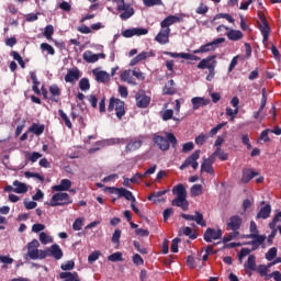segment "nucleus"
Listing matches in <instances>:
<instances>
[{
	"mask_svg": "<svg viewBox=\"0 0 281 281\" xmlns=\"http://www.w3.org/2000/svg\"><path fill=\"white\" fill-rule=\"evenodd\" d=\"M254 177H258V172L252 171L251 169H244L241 176V183H249Z\"/></svg>",
	"mask_w": 281,
	"mask_h": 281,
	"instance_id": "obj_25",
	"label": "nucleus"
},
{
	"mask_svg": "<svg viewBox=\"0 0 281 281\" xmlns=\"http://www.w3.org/2000/svg\"><path fill=\"white\" fill-rule=\"evenodd\" d=\"M146 34H148V29L144 27H133L122 32V36H124V38H133V36H146Z\"/></svg>",
	"mask_w": 281,
	"mask_h": 281,
	"instance_id": "obj_12",
	"label": "nucleus"
},
{
	"mask_svg": "<svg viewBox=\"0 0 281 281\" xmlns=\"http://www.w3.org/2000/svg\"><path fill=\"white\" fill-rule=\"evenodd\" d=\"M30 133H34V135H43L45 133V125L44 124H38V123H33L32 126L29 128Z\"/></svg>",
	"mask_w": 281,
	"mask_h": 281,
	"instance_id": "obj_31",
	"label": "nucleus"
},
{
	"mask_svg": "<svg viewBox=\"0 0 281 281\" xmlns=\"http://www.w3.org/2000/svg\"><path fill=\"white\" fill-rule=\"evenodd\" d=\"M53 35H54V25L52 24L46 25L44 30V36L49 41V38H52Z\"/></svg>",
	"mask_w": 281,
	"mask_h": 281,
	"instance_id": "obj_57",
	"label": "nucleus"
},
{
	"mask_svg": "<svg viewBox=\"0 0 281 281\" xmlns=\"http://www.w3.org/2000/svg\"><path fill=\"white\" fill-rule=\"evenodd\" d=\"M218 19H226V21H228V23H234V18L229 13H218V14H216L213 18V20L211 21V23H214V21H216Z\"/></svg>",
	"mask_w": 281,
	"mask_h": 281,
	"instance_id": "obj_42",
	"label": "nucleus"
},
{
	"mask_svg": "<svg viewBox=\"0 0 281 281\" xmlns=\"http://www.w3.org/2000/svg\"><path fill=\"white\" fill-rule=\"evenodd\" d=\"M246 238H254L255 243H257V245H262L265 243V240H267V237L266 236H262V235H258L257 234H249L246 236Z\"/></svg>",
	"mask_w": 281,
	"mask_h": 281,
	"instance_id": "obj_41",
	"label": "nucleus"
},
{
	"mask_svg": "<svg viewBox=\"0 0 281 281\" xmlns=\"http://www.w3.org/2000/svg\"><path fill=\"white\" fill-rule=\"evenodd\" d=\"M222 237H223V231L221 228L218 229L207 228L203 235L205 243H212V240H218Z\"/></svg>",
	"mask_w": 281,
	"mask_h": 281,
	"instance_id": "obj_11",
	"label": "nucleus"
},
{
	"mask_svg": "<svg viewBox=\"0 0 281 281\" xmlns=\"http://www.w3.org/2000/svg\"><path fill=\"white\" fill-rule=\"evenodd\" d=\"M241 225H243V218L238 215L232 216L229 218V222L227 223V227L233 232H238Z\"/></svg>",
	"mask_w": 281,
	"mask_h": 281,
	"instance_id": "obj_18",
	"label": "nucleus"
},
{
	"mask_svg": "<svg viewBox=\"0 0 281 281\" xmlns=\"http://www.w3.org/2000/svg\"><path fill=\"white\" fill-rule=\"evenodd\" d=\"M277 256H278V248L272 247L266 254V259L269 260V262H271V260H276Z\"/></svg>",
	"mask_w": 281,
	"mask_h": 281,
	"instance_id": "obj_45",
	"label": "nucleus"
},
{
	"mask_svg": "<svg viewBox=\"0 0 281 281\" xmlns=\"http://www.w3.org/2000/svg\"><path fill=\"white\" fill-rule=\"evenodd\" d=\"M162 93L164 95H175V93H177V88H175V80L171 79L169 80L164 89H162Z\"/></svg>",
	"mask_w": 281,
	"mask_h": 281,
	"instance_id": "obj_24",
	"label": "nucleus"
},
{
	"mask_svg": "<svg viewBox=\"0 0 281 281\" xmlns=\"http://www.w3.org/2000/svg\"><path fill=\"white\" fill-rule=\"evenodd\" d=\"M79 89L80 91H89V89H91V83L89 82V78H81L79 80Z\"/></svg>",
	"mask_w": 281,
	"mask_h": 281,
	"instance_id": "obj_39",
	"label": "nucleus"
},
{
	"mask_svg": "<svg viewBox=\"0 0 281 281\" xmlns=\"http://www.w3.org/2000/svg\"><path fill=\"white\" fill-rule=\"evenodd\" d=\"M270 278H273L274 281H281V272L276 270L271 273H269V276H267V278H265V280H269Z\"/></svg>",
	"mask_w": 281,
	"mask_h": 281,
	"instance_id": "obj_62",
	"label": "nucleus"
},
{
	"mask_svg": "<svg viewBox=\"0 0 281 281\" xmlns=\"http://www.w3.org/2000/svg\"><path fill=\"white\" fill-rule=\"evenodd\" d=\"M38 254H40L38 249H27L26 256H29L31 260H38Z\"/></svg>",
	"mask_w": 281,
	"mask_h": 281,
	"instance_id": "obj_61",
	"label": "nucleus"
},
{
	"mask_svg": "<svg viewBox=\"0 0 281 281\" xmlns=\"http://www.w3.org/2000/svg\"><path fill=\"white\" fill-rule=\"evenodd\" d=\"M136 106L138 109H147L150 105V97L146 95V92L139 91L135 94Z\"/></svg>",
	"mask_w": 281,
	"mask_h": 281,
	"instance_id": "obj_13",
	"label": "nucleus"
},
{
	"mask_svg": "<svg viewBox=\"0 0 281 281\" xmlns=\"http://www.w3.org/2000/svg\"><path fill=\"white\" fill-rule=\"evenodd\" d=\"M247 276H251V271H256V256L249 255L244 265Z\"/></svg>",
	"mask_w": 281,
	"mask_h": 281,
	"instance_id": "obj_21",
	"label": "nucleus"
},
{
	"mask_svg": "<svg viewBox=\"0 0 281 281\" xmlns=\"http://www.w3.org/2000/svg\"><path fill=\"white\" fill-rule=\"evenodd\" d=\"M172 194H175L176 198L171 201V205L173 207H181L183 212H188L190 202H188V191L186 187L181 183L175 186L172 188Z\"/></svg>",
	"mask_w": 281,
	"mask_h": 281,
	"instance_id": "obj_1",
	"label": "nucleus"
},
{
	"mask_svg": "<svg viewBox=\"0 0 281 281\" xmlns=\"http://www.w3.org/2000/svg\"><path fill=\"white\" fill-rule=\"evenodd\" d=\"M182 232H183L184 236H189V238H191V240H196V234L192 233L191 227L186 226L182 228Z\"/></svg>",
	"mask_w": 281,
	"mask_h": 281,
	"instance_id": "obj_55",
	"label": "nucleus"
},
{
	"mask_svg": "<svg viewBox=\"0 0 281 281\" xmlns=\"http://www.w3.org/2000/svg\"><path fill=\"white\" fill-rule=\"evenodd\" d=\"M121 236H122V231L120 228H116L112 235V243H114V245H120Z\"/></svg>",
	"mask_w": 281,
	"mask_h": 281,
	"instance_id": "obj_56",
	"label": "nucleus"
},
{
	"mask_svg": "<svg viewBox=\"0 0 281 281\" xmlns=\"http://www.w3.org/2000/svg\"><path fill=\"white\" fill-rule=\"evenodd\" d=\"M258 16L261 21V24L259 23V30L263 36L262 43L263 45H267V42L269 41V34H271V26H269V22L267 21L265 13L259 12Z\"/></svg>",
	"mask_w": 281,
	"mask_h": 281,
	"instance_id": "obj_7",
	"label": "nucleus"
},
{
	"mask_svg": "<svg viewBox=\"0 0 281 281\" xmlns=\"http://www.w3.org/2000/svg\"><path fill=\"white\" fill-rule=\"evenodd\" d=\"M100 256H102V252H100L99 250H94L88 256V262H90V265H93V262H95L100 258Z\"/></svg>",
	"mask_w": 281,
	"mask_h": 281,
	"instance_id": "obj_51",
	"label": "nucleus"
},
{
	"mask_svg": "<svg viewBox=\"0 0 281 281\" xmlns=\"http://www.w3.org/2000/svg\"><path fill=\"white\" fill-rule=\"evenodd\" d=\"M48 91L50 93L49 102H60V95L63 93V90L60 89V87H58V85L54 83L49 86Z\"/></svg>",
	"mask_w": 281,
	"mask_h": 281,
	"instance_id": "obj_16",
	"label": "nucleus"
},
{
	"mask_svg": "<svg viewBox=\"0 0 281 281\" xmlns=\"http://www.w3.org/2000/svg\"><path fill=\"white\" fill-rule=\"evenodd\" d=\"M201 172H206L207 175H214V167L212 162L203 160L201 165Z\"/></svg>",
	"mask_w": 281,
	"mask_h": 281,
	"instance_id": "obj_35",
	"label": "nucleus"
},
{
	"mask_svg": "<svg viewBox=\"0 0 281 281\" xmlns=\"http://www.w3.org/2000/svg\"><path fill=\"white\" fill-rule=\"evenodd\" d=\"M109 262H124V257H122V252L117 251L108 257Z\"/></svg>",
	"mask_w": 281,
	"mask_h": 281,
	"instance_id": "obj_37",
	"label": "nucleus"
},
{
	"mask_svg": "<svg viewBox=\"0 0 281 281\" xmlns=\"http://www.w3.org/2000/svg\"><path fill=\"white\" fill-rule=\"evenodd\" d=\"M153 57H155V52L153 50L150 52L143 50L136 56V58L138 59V63H142V60H146V58H153Z\"/></svg>",
	"mask_w": 281,
	"mask_h": 281,
	"instance_id": "obj_38",
	"label": "nucleus"
},
{
	"mask_svg": "<svg viewBox=\"0 0 281 281\" xmlns=\"http://www.w3.org/2000/svg\"><path fill=\"white\" fill-rule=\"evenodd\" d=\"M40 47L42 52H47V54H49L50 56H54V54H56L54 46L49 45L48 43H42Z\"/></svg>",
	"mask_w": 281,
	"mask_h": 281,
	"instance_id": "obj_46",
	"label": "nucleus"
},
{
	"mask_svg": "<svg viewBox=\"0 0 281 281\" xmlns=\"http://www.w3.org/2000/svg\"><path fill=\"white\" fill-rule=\"evenodd\" d=\"M182 19L177 15H168L160 22V27L162 30H170V25H175V23H181Z\"/></svg>",
	"mask_w": 281,
	"mask_h": 281,
	"instance_id": "obj_17",
	"label": "nucleus"
},
{
	"mask_svg": "<svg viewBox=\"0 0 281 281\" xmlns=\"http://www.w3.org/2000/svg\"><path fill=\"white\" fill-rule=\"evenodd\" d=\"M125 103L121 99H115V97L110 98L109 105H108V111L109 113H112V111H115L116 117L119 120H122L123 116L126 115V110H125Z\"/></svg>",
	"mask_w": 281,
	"mask_h": 281,
	"instance_id": "obj_5",
	"label": "nucleus"
},
{
	"mask_svg": "<svg viewBox=\"0 0 281 281\" xmlns=\"http://www.w3.org/2000/svg\"><path fill=\"white\" fill-rule=\"evenodd\" d=\"M269 267L270 266H265V265H260L257 268V273H259V276H261V278H267V276H269Z\"/></svg>",
	"mask_w": 281,
	"mask_h": 281,
	"instance_id": "obj_48",
	"label": "nucleus"
},
{
	"mask_svg": "<svg viewBox=\"0 0 281 281\" xmlns=\"http://www.w3.org/2000/svg\"><path fill=\"white\" fill-rule=\"evenodd\" d=\"M15 194H25L27 192V184L19 180L13 181Z\"/></svg>",
	"mask_w": 281,
	"mask_h": 281,
	"instance_id": "obj_28",
	"label": "nucleus"
},
{
	"mask_svg": "<svg viewBox=\"0 0 281 281\" xmlns=\"http://www.w3.org/2000/svg\"><path fill=\"white\" fill-rule=\"evenodd\" d=\"M40 241L42 245H48V243H52V237H49L47 233L42 232L40 233Z\"/></svg>",
	"mask_w": 281,
	"mask_h": 281,
	"instance_id": "obj_54",
	"label": "nucleus"
},
{
	"mask_svg": "<svg viewBox=\"0 0 281 281\" xmlns=\"http://www.w3.org/2000/svg\"><path fill=\"white\" fill-rule=\"evenodd\" d=\"M75 267H76V262H74V260H69L66 263H61L60 269L63 271H72Z\"/></svg>",
	"mask_w": 281,
	"mask_h": 281,
	"instance_id": "obj_52",
	"label": "nucleus"
},
{
	"mask_svg": "<svg viewBox=\"0 0 281 281\" xmlns=\"http://www.w3.org/2000/svg\"><path fill=\"white\" fill-rule=\"evenodd\" d=\"M70 203H74V200L68 195V193L57 192L53 194L50 201L47 202V205H49V207H58L63 205H70Z\"/></svg>",
	"mask_w": 281,
	"mask_h": 281,
	"instance_id": "obj_4",
	"label": "nucleus"
},
{
	"mask_svg": "<svg viewBox=\"0 0 281 281\" xmlns=\"http://www.w3.org/2000/svg\"><path fill=\"white\" fill-rule=\"evenodd\" d=\"M191 104L193 106V111H199L201 106H207V104H210V100L201 97H195L191 99Z\"/></svg>",
	"mask_w": 281,
	"mask_h": 281,
	"instance_id": "obj_20",
	"label": "nucleus"
},
{
	"mask_svg": "<svg viewBox=\"0 0 281 281\" xmlns=\"http://www.w3.org/2000/svg\"><path fill=\"white\" fill-rule=\"evenodd\" d=\"M224 126H227V122H222V123L217 124L215 127H213L210 131L211 137H214V135H216L218 133V131H221V128H223Z\"/></svg>",
	"mask_w": 281,
	"mask_h": 281,
	"instance_id": "obj_58",
	"label": "nucleus"
},
{
	"mask_svg": "<svg viewBox=\"0 0 281 281\" xmlns=\"http://www.w3.org/2000/svg\"><path fill=\"white\" fill-rule=\"evenodd\" d=\"M58 115L65 122V125L67 126V128H72L74 127V125L71 124V120H69V116H67V113H65V111L58 110Z\"/></svg>",
	"mask_w": 281,
	"mask_h": 281,
	"instance_id": "obj_40",
	"label": "nucleus"
},
{
	"mask_svg": "<svg viewBox=\"0 0 281 281\" xmlns=\"http://www.w3.org/2000/svg\"><path fill=\"white\" fill-rule=\"evenodd\" d=\"M270 131H271V130L266 128V130H263V131L261 132V134H260V136H259V139H260L261 142H265V144L271 142V138H269V133H271Z\"/></svg>",
	"mask_w": 281,
	"mask_h": 281,
	"instance_id": "obj_53",
	"label": "nucleus"
},
{
	"mask_svg": "<svg viewBox=\"0 0 281 281\" xmlns=\"http://www.w3.org/2000/svg\"><path fill=\"white\" fill-rule=\"evenodd\" d=\"M121 80L128 85H135V78H133V70H125L121 74Z\"/></svg>",
	"mask_w": 281,
	"mask_h": 281,
	"instance_id": "obj_30",
	"label": "nucleus"
},
{
	"mask_svg": "<svg viewBox=\"0 0 281 281\" xmlns=\"http://www.w3.org/2000/svg\"><path fill=\"white\" fill-rule=\"evenodd\" d=\"M80 78H82V72L80 69L78 67H72L67 70L64 80L70 85H76Z\"/></svg>",
	"mask_w": 281,
	"mask_h": 281,
	"instance_id": "obj_9",
	"label": "nucleus"
},
{
	"mask_svg": "<svg viewBox=\"0 0 281 281\" xmlns=\"http://www.w3.org/2000/svg\"><path fill=\"white\" fill-rule=\"evenodd\" d=\"M71 188V180L69 179H63L60 181V184L54 186L53 190L54 192H67Z\"/></svg>",
	"mask_w": 281,
	"mask_h": 281,
	"instance_id": "obj_23",
	"label": "nucleus"
},
{
	"mask_svg": "<svg viewBox=\"0 0 281 281\" xmlns=\"http://www.w3.org/2000/svg\"><path fill=\"white\" fill-rule=\"evenodd\" d=\"M41 157H43V154L38 153V151H26L25 153V159L26 161H32V164H36V161H38V159H41Z\"/></svg>",
	"mask_w": 281,
	"mask_h": 281,
	"instance_id": "obj_33",
	"label": "nucleus"
},
{
	"mask_svg": "<svg viewBox=\"0 0 281 281\" xmlns=\"http://www.w3.org/2000/svg\"><path fill=\"white\" fill-rule=\"evenodd\" d=\"M271 216V204H266L260 211L257 213V218L267 220Z\"/></svg>",
	"mask_w": 281,
	"mask_h": 281,
	"instance_id": "obj_29",
	"label": "nucleus"
},
{
	"mask_svg": "<svg viewBox=\"0 0 281 281\" xmlns=\"http://www.w3.org/2000/svg\"><path fill=\"white\" fill-rule=\"evenodd\" d=\"M249 254H251V249H249V248H241L239 254H238L239 262L243 263V258H245V256H249Z\"/></svg>",
	"mask_w": 281,
	"mask_h": 281,
	"instance_id": "obj_60",
	"label": "nucleus"
},
{
	"mask_svg": "<svg viewBox=\"0 0 281 281\" xmlns=\"http://www.w3.org/2000/svg\"><path fill=\"white\" fill-rule=\"evenodd\" d=\"M201 157V149H196L193 154L186 158L184 162L180 166V170H186V168H193L196 170L199 168V159Z\"/></svg>",
	"mask_w": 281,
	"mask_h": 281,
	"instance_id": "obj_6",
	"label": "nucleus"
},
{
	"mask_svg": "<svg viewBox=\"0 0 281 281\" xmlns=\"http://www.w3.org/2000/svg\"><path fill=\"white\" fill-rule=\"evenodd\" d=\"M210 8L205 3H200V5L195 9L196 14H207Z\"/></svg>",
	"mask_w": 281,
	"mask_h": 281,
	"instance_id": "obj_59",
	"label": "nucleus"
},
{
	"mask_svg": "<svg viewBox=\"0 0 281 281\" xmlns=\"http://www.w3.org/2000/svg\"><path fill=\"white\" fill-rule=\"evenodd\" d=\"M165 135L166 136L164 137L159 134H154L153 136L154 145L157 146V148H159V150H162L164 153H166L167 150H170V144L172 148H177V145H178L177 136H175V134L170 132H167Z\"/></svg>",
	"mask_w": 281,
	"mask_h": 281,
	"instance_id": "obj_2",
	"label": "nucleus"
},
{
	"mask_svg": "<svg viewBox=\"0 0 281 281\" xmlns=\"http://www.w3.org/2000/svg\"><path fill=\"white\" fill-rule=\"evenodd\" d=\"M172 115H175V111L166 110L165 112H162L161 117L164 122H168V120H172Z\"/></svg>",
	"mask_w": 281,
	"mask_h": 281,
	"instance_id": "obj_63",
	"label": "nucleus"
},
{
	"mask_svg": "<svg viewBox=\"0 0 281 281\" xmlns=\"http://www.w3.org/2000/svg\"><path fill=\"white\" fill-rule=\"evenodd\" d=\"M228 41H240L243 40V32L239 30H231L226 33Z\"/></svg>",
	"mask_w": 281,
	"mask_h": 281,
	"instance_id": "obj_32",
	"label": "nucleus"
},
{
	"mask_svg": "<svg viewBox=\"0 0 281 281\" xmlns=\"http://www.w3.org/2000/svg\"><path fill=\"white\" fill-rule=\"evenodd\" d=\"M59 278L65 281H80L78 272H60Z\"/></svg>",
	"mask_w": 281,
	"mask_h": 281,
	"instance_id": "obj_26",
	"label": "nucleus"
},
{
	"mask_svg": "<svg viewBox=\"0 0 281 281\" xmlns=\"http://www.w3.org/2000/svg\"><path fill=\"white\" fill-rule=\"evenodd\" d=\"M144 5L146 8H154V5H164V1L161 0H143Z\"/></svg>",
	"mask_w": 281,
	"mask_h": 281,
	"instance_id": "obj_50",
	"label": "nucleus"
},
{
	"mask_svg": "<svg viewBox=\"0 0 281 281\" xmlns=\"http://www.w3.org/2000/svg\"><path fill=\"white\" fill-rule=\"evenodd\" d=\"M170 29H161L156 35L155 41L160 45H168L170 43Z\"/></svg>",
	"mask_w": 281,
	"mask_h": 281,
	"instance_id": "obj_15",
	"label": "nucleus"
},
{
	"mask_svg": "<svg viewBox=\"0 0 281 281\" xmlns=\"http://www.w3.org/2000/svg\"><path fill=\"white\" fill-rule=\"evenodd\" d=\"M193 221L196 223V225H200L201 227H207V222H205L203 215L199 211H195Z\"/></svg>",
	"mask_w": 281,
	"mask_h": 281,
	"instance_id": "obj_36",
	"label": "nucleus"
},
{
	"mask_svg": "<svg viewBox=\"0 0 281 281\" xmlns=\"http://www.w3.org/2000/svg\"><path fill=\"white\" fill-rule=\"evenodd\" d=\"M49 254L55 258V260H60L63 258V249H60V246L58 244H54L49 248Z\"/></svg>",
	"mask_w": 281,
	"mask_h": 281,
	"instance_id": "obj_27",
	"label": "nucleus"
},
{
	"mask_svg": "<svg viewBox=\"0 0 281 281\" xmlns=\"http://www.w3.org/2000/svg\"><path fill=\"white\" fill-rule=\"evenodd\" d=\"M82 58L86 60V63H98V55L91 50H86Z\"/></svg>",
	"mask_w": 281,
	"mask_h": 281,
	"instance_id": "obj_34",
	"label": "nucleus"
},
{
	"mask_svg": "<svg viewBox=\"0 0 281 281\" xmlns=\"http://www.w3.org/2000/svg\"><path fill=\"white\" fill-rule=\"evenodd\" d=\"M24 176L26 177V179H38V181H41L42 183L43 181H45V178L41 176V173L25 171Z\"/></svg>",
	"mask_w": 281,
	"mask_h": 281,
	"instance_id": "obj_44",
	"label": "nucleus"
},
{
	"mask_svg": "<svg viewBox=\"0 0 281 281\" xmlns=\"http://www.w3.org/2000/svg\"><path fill=\"white\" fill-rule=\"evenodd\" d=\"M116 194H117L119 199H122V196H123L124 199H126V201H133V203H136V201H137L135 199V195H133V192H131L130 190L124 189V188H117Z\"/></svg>",
	"mask_w": 281,
	"mask_h": 281,
	"instance_id": "obj_19",
	"label": "nucleus"
},
{
	"mask_svg": "<svg viewBox=\"0 0 281 281\" xmlns=\"http://www.w3.org/2000/svg\"><path fill=\"white\" fill-rule=\"evenodd\" d=\"M92 74L97 82H109L111 80V75L104 70H93Z\"/></svg>",
	"mask_w": 281,
	"mask_h": 281,
	"instance_id": "obj_22",
	"label": "nucleus"
},
{
	"mask_svg": "<svg viewBox=\"0 0 281 281\" xmlns=\"http://www.w3.org/2000/svg\"><path fill=\"white\" fill-rule=\"evenodd\" d=\"M132 261L136 265V267L144 265V258H142L139 254H135L132 258Z\"/></svg>",
	"mask_w": 281,
	"mask_h": 281,
	"instance_id": "obj_64",
	"label": "nucleus"
},
{
	"mask_svg": "<svg viewBox=\"0 0 281 281\" xmlns=\"http://www.w3.org/2000/svg\"><path fill=\"white\" fill-rule=\"evenodd\" d=\"M85 225V218L82 217H78L77 220H75V222L72 223V229L75 232H80V229H82Z\"/></svg>",
	"mask_w": 281,
	"mask_h": 281,
	"instance_id": "obj_43",
	"label": "nucleus"
},
{
	"mask_svg": "<svg viewBox=\"0 0 281 281\" xmlns=\"http://www.w3.org/2000/svg\"><path fill=\"white\" fill-rule=\"evenodd\" d=\"M216 65L218 61L216 60V55H210L204 59H201L198 64V69H209V75L206 76V80L212 82L214 80V76H216Z\"/></svg>",
	"mask_w": 281,
	"mask_h": 281,
	"instance_id": "obj_3",
	"label": "nucleus"
},
{
	"mask_svg": "<svg viewBox=\"0 0 281 281\" xmlns=\"http://www.w3.org/2000/svg\"><path fill=\"white\" fill-rule=\"evenodd\" d=\"M278 223H281V211L274 215V217L272 218V221L269 223L268 226L270 229H274V227H277Z\"/></svg>",
	"mask_w": 281,
	"mask_h": 281,
	"instance_id": "obj_47",
	"label": "nucleus"
},
{
	"mask_svg": "<svg viewBox=\"0 0 281 281\" xmlns=\"http://www.w3.org/2000/svg\"><path fill=\"white\" fill-rule=\"evenodd\" d=\"M142 144H144L142 139H138L136 137L134 138L130 137V140H127V144L125 146L126 155H128L130 153H135V150H139V148H142Z\"/></svg>",
	"mask_w": 281,
	"mask_h": 281,
	"instance_id": "obj_14",
	"label": "nucleus"
},
{
	"mask_svg": "<svg viewBox=\"0 0 281 281\" xmlns=\"http://www.w3.org/2000/svg\"><path fill=\"white\" fill-rule=\"evenodd\" d=\"M225 43V37L215 38L213 42L200 46V48L193 50V54H207V52H214L216 45Z\"/></svg>",
	"mask_w": 281,
	"mask_h": 281,
	"instance_id": "obj_8",
	"label": "nucleus"
},
{
	"mask_svg": "<svg viewBox=\"0 0 281 281\" xmlns=\"http://www.w3.org/2000/svg\"><path fill=\"white\" fill-rule=\"evenodd\" d=\"M121 2L122 4L117 7V11L123 12L120 14V19H122V21H128V19L135 14V9H133L131 4H126L124 0H121Z\"/></svg>",
	"mask_w": 281,
	"mask_h": 281,
	"instance_id": "obj_10",
	"label": "nucleus"
},
{
	"mask_svg": "<svg viewBox=\"0 0 281 281\" xmlns=\"http://www.w3.org/2000/svg\"><path fill=\"white\" fill-rule=\"evenodd\" d=\"M203 192V186L201 184H193L191 188V194L192 196H200Z\"/></svg>",
	"mask_w": 281,
	"mask_h": 281,
	"instance_id": "obj_49",
	"label": "nucleus"
}]
</instances>
